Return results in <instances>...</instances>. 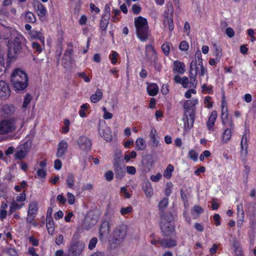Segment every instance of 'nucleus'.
Listing matches in <instances>:
<instances>
[{"label":"nucleus","instance_id":"nucleus-62","mask_svg":"<svg viewBox=\"0 0 256 256\" xmlns=\"http://www.w3.org/2000/svg\"><path fill=\"white\" fill-rule=\"evenodd\" d=\"M180 194L181 198L184 202V206L186 207L188 204V200L186 194L184 193L183 190H180Z\"/></svg>","mask_w":256,"mask_h":256},{"label":"nucleus","instance_id":"nucleus-15","mask_svg":"<svg viewBox=\"0 0 256 256\" xmlns=\"http://www.w3.org/2000/svg\"><path fill=\"white\" fill-rule=\"evenodd\" d=\"M32 6L38 16L41 20L42 18L44 17L47 14L46 8L38 0H34Z\"/></svg>","mask_w":256,"mask_h":256},{"label":"nucleus","instance_id":"nucleus-8","mask_svg":"<svg viewBox=\"0 0 256 256\" xmlns=\"http://www.w3.org/2000/svg\"><path fill=\"white\" fill-rule=\"evenodd\" d=\"M22 48V44L20 38L16 37L14 40L11 44H9L8 46V62L10 64L12 60L15 58V56L12 53L13 52L14 54L20 52Z\"/></svg>","mask_w":256,"mask_h":256},{"label":"nucleus","instance_id":"nucleus-31","mask_svg":"<svg viewBox=\"0 0 256 256\" xmlns=\"http://www.w3.org/2000/svg\"><path fill=\"white\" fill-rule=\"evenodd\" d=\"M102 97V92L99 88L96 90L94 94H92L90 98V101L92 103H96L100 101Z\"/></svg>","mask_w":256,"mask_h":256},{"label":"nucleus","instance_id":"nucleus-36","mask_svg":"<svg viewBox=\"0 0 256 256\" xmlns=\"http://www.w3.org/2000/svg\"><path fill=\"white\" fill-rule=\"evenodd\" d=\"M66 184L68 187L70 189H74V176L72 173L68 174L66 178Z\"/></svg>","mask_w":256,"mask_h":256},{"label":"nucleus","instance_id":"nucleus-63","mask_svg":"<svg viewBox=\"0 0 256 256\" xmlns=\"http://www.w3.org/2000/svg\"><path fill=\"white\" fill-rule=\"evenodd\" d=\"M66 195L68 204L70 205L73 204L75 202V198L74 194L70 192H68Z\"/></svg>","mask_w":256,"mask_h":256},{"label":"nucleus","instance_id":"nucleus-37","mask_svg":"<svg viewBox=\"0 0 256 256\" xmlns=\"http://www.w3.org/2000/svg\"><path fill=\"white\" fill-rule=\"evenodd\" d=\"M29 33L32 38L39 40L40 42L44 45L45 42L44 38L40 32L35 30H32Z\"/></svg>","mask_w":256,"mask_h":256},{"label":"nucleus","instance_id":"nucleus-22","mask_svg":"<svg viewBox=\"0 0 256 256\" xmlns=\"http://www.w3.org/2000/svg\"><path fill=\"white\" fill-rule=\"evenodd\" d=\"M158 86L156 83L148 84L146 88L147 92L150 96H156L158 92Z\"/></svg>","mask_w":256,"mask_h":256},{"label":"nucleus","instance_id":"nucleus-64","mask_svg":"<svg viewBox=\"0 0 256 256\" xmlns=\"http://www.w3.org/2000/svg\"><path fill=\"white\" fill-rule=\"evenodd\" d=\"M126 170L128 174L134 175L136 172V170L134 166H126Z\"/></svg>","mask_w":256,"mask_h":256},{"label":"nucleus","instance_id":"nucleus-48","mask_svg":"<svg viewBox=\"0 0 256 256\" xmlns=\"http://www.w3.org/2000/svg\"><path fill=\"white\" fill-rule=\"evenodd\" d=\"M64 126L62 128V133L66 134L70 130V121L68 118L64 119Z\"/></svg>","mask_w":256,"mask_h":256},{"label":"nucleus","instance_id":"nucleus-2","mask_svg":"<svg viewBox=\"0 0 256 256\" xmlns=\"http://www.w3.org/2000/svg\"><path fill=\"white\" fill-rule=\"evenodd\" d=\"M28 76L24 71L14 69L12 74L10 82L14 89L16 92L24 90L28 86Z\"/></svg>","mask_w":256,"mask_h":256},{"label":"nucleus","instance_id":"nucleus-27","mask_svg":"<svg viewBox=\"0 0 256 256\" xmlns=\"http://www.w3.org/2000/svg\"><path fill=\"white\" fill-rule=\"evenodd\" d=\"M142 190L147 197L150 198L154 194V190L150 182L148 181L143 184Z\"/></svg>","mask_w":256,"mask_h":256},{"label":"nucleus","instance_id":"nucleus-32","mask_svg":"<svg viewBox=\"0 0 256 256\" xmlns=\"http://www.w3.org/2000/svg\"><path fill=\"white\" fill-rule=\"evenodd\" d=\"M212 54L217 58H220L222 56V49L220 46L218 45L216 43L212 44Z\"/></svg>","mask_w":256,"mask_h":256},{"label":"nucleus","instance_id":"nucleus-12","mask_svg":"<svg viewBox=\"0 0 256 256\" xmlns=\"http://www.w3.org/2000/svg\"><path fill=\"white\" fill-rule=\"evenodd\" d=\"M84 248L85 244L82 240L72 242L68 248V252L71 256H80Z\"/></svg>","mask_w":256,"mask_h":256},{"label":"nucleus","instance_id":"nucleus-49","mask_svg":"<svg viewBox=\"0 0 256 256\" xmlns=\"http://www.w3.org/2000/svg\"><path fill=\"white\" fill-rule=\"evenodd\" d=\"M173 188V184L171 182H168L166 184L164 192L167 196H169L172 192Z\"/></svg>","mask_w":256,"mask_h":256},{"label":"nucleus","instance_id":"nucleus-24","mask_svg":"<svg viewBox=\"0 0 256 256\" xmlns=\"http://www.w3.org/2000/svg\"><path fill=\"white\" fill-rule=\"evenodd\" d=\"M2 112L3 114L6 116H10L12 115L15 111V107L12 104H4L2 107Z\"/></svg>","mask_w":256,"mask_h":256},{"label":"nucleus","instance_id":"nucleus-4","mask_svg":"<svg viewBox=\"0 0 256 256\" xmlns=\"http://www.w3.org/2000/svg\"><path fill=\"white\" fill-rule=\"evenodd\" d=\"M198 103L197 99L188 100L185 102V112L183 118L185 128L190 129L193 127L195 118L194 106Z\"/></svg>","mask_w":256,"mask_h":256},{"label":"nucleus","instance_id":"nucleus-46","mask_svg":"<svg viewBox=\"0 0 256 256\" xmlns=\"http://www.w3.org/2000/svg\"><path fill=\"white\" fill-rule=\"evenodd\" d=\"M146 60L150 64L152 62H154L155 60H157L158 58L157 52L147 54L146 55Z\"/></svg>","mask_w":256,"mask_h":256},{"label":"nucleus","instance_id":"nucleus-56","mask_svg":"<svg viewBox=\"0 0 256 256\" xmlns=\"http://www.w3.org/2000/svg\"><path fill=\"white\" fill-rule=\"evenodd\" d=\"M132 212V206H128L126 208L122 207L120 210V214L122 216H124Z\"/></svg>","mask_w":256,"mask_h":256},{"label":"nucleus","instance_id":"nucleus-9","mask_svg":"<svg viewBox=\"0 0 256 256\" xmlns=\"http://www.w3.org/2000/svg\"><path fill=\"white\" fill-rule=\"evenodd\" d=\"M222 122L224 126L233 128H234V122L228 116V109L226 106V102L224 98H222Z\"/></svg>","mask_w":256,"mask_h":256},{"label":"nucleus","instance_id":"nucleus-28","mask_svg":"<svg viewBox=\"0 0 256 256\" xmlns=\"http://www.w3.org/2000/svg\"><path fill=\"white\" fill-rule=\"evenodd\" d=\"M160 245L166 248H172L176 246L177 243L176 240L173 239H160Z\"/></svg>","mask_w":256,"mask_h":256},{"label":"nucleus","instance_id":"nucleus-20","mask_svg":"<svg viewBox=\"0 0 256 256\" xmlns=\"http://www.w3.org/2000/svg\"><path fill=\"white\" fill-rule=\"evenodd\" d=\"M248 138L246 134H244L242 136L240 146H241V156L244 158L247 156L248 154Z\"/></svg>","mask_w":256,"mask_h":256},{"label":"nucleus","instance_id":"nucleus-11","mask_svg":"<svg viewBox=\"0 0 256 256\" xmlns=\"http://www.w3.org/2000/svg\"><path fill=\"white\" fill-rule=\"evenodd\" d=\"M16 128L15 122L13 118L3 120L0 122V135L12 132Z\"/></svg>","mask_w":256,"mask_h":256},{"label":"nucleus","instance_id":"nucleus-3","mask_svg":"<svg viewBox=\"0 0 256 256\" xmlns=\"http://www.w3.org/2000/svg\"><path fill=\"white\" fill-rule=\"evenodd\" d=\"M134 24L138 38L141 42L146 41L150 34V30L146 18L142 16L134 18Z\"/></svg>","mask_w":256,"mask_h":256},{"label":"nucleus","instance_id":"nucleus-21","mask_svg":"<svg viewBox=\"0 0 256 256\" xmlns=\"http://www.w3.org/2000/svg\"><path fill=\"white\" fill-rule=\"evenodd\" d=\"M110 18L102 16L100 21L99 31L102 34H106L107 28L110 23Z\"/></svg>","mask_w":256,"mask_h":256},{"label":"nucleus","instance_id":"nucleus-14","mask_svg":"<svg viewBox=\"0 0 256 256\" xmlns=\"http://www.w3.org/2000/svg\"><path fill=\"white\" fill-rule=\"evenodd\" d=\"M77 144L80 150L88 152L91 150L92 142L87 136H81L77 140Z\"/></svg>","mask_w":256,"mask_h":256},{"label":"nucleus","instance_id":"nucleus-53","mask_svg":"<svg viewBox=\"0 0 256 256\" xmlns=\"http://www.w3.org/2000/svg\"><path fill=\"white\" fill-rule=\"evenodd\" d=\"M98 243V238L96 237H93L89 242L88 248L90 250H94Z\"/></svg>","mask_w":256,"mask_h":256},{"label":"nucleus","instance_id":"nucleus-13","mask_svg":"<svg viewBox=\"0 0 256 256\" xmlns=\"http://www.w3.org/2000/svg\"><path fill=\"white\" fill-rule=\"evenodd\" d=\"M38 210V202L36 201L31 202L28 206L26 222L31 223L36 218Z\"/></svg>","mask_w":256,"mask_h":256},{"label":"nucleus","instance_id":"nucleus-29","mask_svg":"<svg viewBox=\"0 0 256 256\" xmlns=\"http://www.w3.org/2000/svg\"><path fill=\"white\" fill-rule=\"evenodd\" d=\"M116 178L118 180H122L126 174L124 166H120L114 168Z\"/></svg>","mask_w":256,"mask_h":256},{"label":"nucleus","instance_id":"nucleus-34","mask_svg":"<svg viewBox=\"0 0 256 256\" xmlns=\"http://www.w3.org/2000/svg\"><path fill=\"white\" fill-rule=\"evenodd\" d=\"M232 128L229 127L224 129L222 134V140L224 142H228L232 136Z\"/></svg>","mask_w":256,"mask_h":256},{"label":"nucleus","instance_id":"nucleus-25","mask_svg":"<svg viewBox=\"0 0 256 256\" xmlns=\"http://www.w3.org/2000/svg\"><path fill=\"white\" fill-rule=\"evenodd\" d=\"M173 70L175 73L183 74L185 71V65L184 62L178 60H176L174 62Z\"/></svg>","mask_w":256,"mask_h":256},{"label":"nucleus","instance_id":"nucleus-38","mask_svg":"<svg viewBox=\"0 0 256 256\" xmlns=\"http://www.w3.org/2000/svg\"><path fill=\"white\" fill-rule=\"evenodd\" d=\"M32 47L34 50V53L40 54L41 53L44 48V44L42 43L40 44L37 42H33L32 44Z\"/></svg>","mask_w":256,"mask_h":256},{"label":"nucleus","instance_id":"nucleus-55","mask_svg":"<svg viewBox=\"0 0 256 256\" xmlns=\"http://www.w3.org/2000/svg\"><path fill=\"white\" fill-rule=\"evenodd\" d=\"M136 152L135 151L132 150L130 154H126L124 156V159L126 162H128L131 159L136 158Z\"/></svg>","mask_w":256,"mask_h":256},{"label":"nucleus","instance_id":"nucleus-10","mask_svg":"<svg viewBox=\"0 0 256 256\" xmlns=\"http://www.w3.org/2000/svg\"><path fill=\"white\" fill-rule=\"evenodd\" d=\"M30 148V143L26 142L18 146L15 152L14 158L15 160H22L25 158Z\"/></svg>","mask_w":256,"mask_h":256},{"label":"nucleus","instance_id":"nucleus-35","mask_svg":"<svg viewBox=\"0 0 256 256\" xmlns=\"http://www.w3.org/2000/svg\"><path fill=\"white\" fill-rule=\"evenodd\" d=\"M232 246L235 256H242V252L240 242L235 240L232 243Z\"/></svg>","mask_w":256,"mask_h":256},{"label":"nucleus","instance_id":"nucleus-26","mask_svg":"<svg viewBox=\"0 0 256 256\" xmlns=\"http://www.w3.org/2000/svg\"><path fill=\"white\" fill-rule=\"evenodd\" d=\"M46 218V228L48 233L50 234H54V222L52 216H48Z\"/></svg>","mask_w":256,"mask_h":256},{"label":"nucleus","instance_id":"nucleus-33","mask_svg":"<svg viewBox=\"0 0 256 256\" xmlns=\"http://www.w3.org/2000/svg\"><path fill=\"white\" fill-rule=\"evenodd\" d=\"M217 118V112L214 110L212 112L210 116H209V130L214 131V124Z\"/></svg>","mask_w":256,"mask_h":256},{"label":"nucleus","instance_id":"nucleus-45","mask_svg":"<svg viewBox=\"0 0 256 256\" xmlns=\"http://www.w3.org/2000/svg\"><path fill=\"white\" fill-rule=\"evenodd\" d=\"M170 46H172V44L168 42H165L162 44L161 48L165 56H168L169 55Z\"/></svg>","mask_w":256,"mask_h":256},{"label":"nucleus","instance_id":"nucleus-61","mask_svg":"<svg viewBox=\"0 0 256 256\" xmlns=\"http://www.w3.org/2000/svg\"><path fill=\"white\" fill-rule=\"evenodd\" d=\"M196 76H190V81L188 80L189 87H195L197 84Z\"/></svg>","mask_w":256,"mask_h":256},{"label":"nucleus","instance_id":"nucleus-6","mask_svg":"<svg viewBox=\"0 0 256 256\" xmlns=\"http://www.w3.org/2000/svg\"><path fill=\"white\" fill-rule=\"evenodd\" d=\"M127 233V227L124 225L117 226L113 232L112 242L110 241L111 248L114 249L124 240Z\"/></svg>","mask_w":256,"mask_h":256},{"label":"nucleus","instance_id":"nucleus-7","mask_svg":"<svg viewBox=\"0 0 256 256\" xmlns=\"http://www.w3.org/2000/svg\"><path fill=\"white\" fill-rule=\"evenodd\" d=\"M174 7L172 2H168L166 4V9L163 13L164 23L168 24V29L172 32L174 28L173 22Z\"/></svg>","mask_w":256,"mask_h":256},{"label":"nucleus","instance_id":"nucleus-39","mask_svg":"<svg viewBox=\"0 0 256 256\" xmlns=\"http://www.w3.org/2000/svg\"><path fill=\"white\" fill-rule=\"evenodd\" d=\"M146 148V142L142 138H137L136 141V148L137 150H144Z\"/></svg>","mask_w":256,"mask_h":256},{"label":"nucleus","instance_id":"nucleus-44","mask_svg":"<svg viewBox=\"0 0 256 256\" xmlns=\"http://www.w3.org/2000/svg\"><path fill=\"white\" fill-rule=\"evenodd\" d=\"M100 135L104 138L107 142H110L112 139V136L110 134V132L108 129L106 130H99Z\"/></svg>","mask_w":256,"mask_h":256},{"label":"nucleus","instance_id":"nucleus-57","mask_svg":"<svg viewBox=\"0 0 256 256\" xmlns=\"http://www.w3.org/2000/svg\"><path fill=\"white\" fill-rule=\"evenodd\" d=\"M102 16L106 17V18L110 17V7L108 4H106L104 8V12Z\"/></svg>","mask_w":256,"mask_h":256},{"label":"nucleus","instance_id":"nucleus-47","mask_svg":"<svg viewBox=\"0 0 256 256\" xmlns=\"http://www.w3.org/2000/svg\"><path fill=\"white\" fill-rule=\"evenodd\" d=\"M32 96L30 94H26L24 96L22 108H26L32 100Z\"/></svg>","mask_w":256,"mask_h":256},{"label":"nucleus","instance_id":"nucleus-1","mask_svg":"<svg viewBox=\"0 0 256 256\" xmlns=\"http://www.w3.org/2000/svg\"><path fill=\"white\" fill-rule=\"evenodd\" d=\"M168 204V198H164L158 203L160 222V226L164 236L169 237L175 234V226L172 224L174 220L172 214L164 211Z\"/></svg>","mask_w":256,"mask_h":256},{"label":"nucleus","instance_id":"nucleus-18","mask_svg":"<svg viewBox=\"0 0 256 256\" xmlns=\"http://www.w3.org/2000/svg\"><path fill=\"white\" fill-rule=\"evenodd\" d=\"M74 52V50L72 48L66 49L62 57V65L64 68H66V65H69L71 63L72 60V56Z\"/></svg>","mask_w":256,"mask_h":256},{"label":"nucleus","instance_id":"nucleus-17","mask_svg":"<svg viewBox=\"0 0 256 256\" xmlns=\"http://www.w3.org/2000/svg\"><path fill=\"white\" fill-rule=\"evenodd\" d=\"M10 94V91L7 84L4 80H0V97L6 99Z\"/></svg>","mask_w":256,"mask_h":256},{"label":"nucleus","instance_id":"nucleus-23","mask_svg":"<svg viewBox=\"0 0 256 256\" xmlns=\"http://www.w3.org/2000/svg\"><path fill=\"white\" fill-rule=\"evenodd\" d=\"M150 140L152 142V146L154 148H157L159 145V137L156 130L154 128H152L149 135Z\"/></svg>","mask_w":256,"mask_h":256},{"label":"nucleus","instance_id":"nucleus-59","mask_svg":"<svg viewBox=\"0 0 256 256\" xmlns=\"http://www.w3.org/2000/svg\"><path fill=\"white\" fill-rule=\"evenodd\" d=\"M122 158H114L112 165L113 168L122 166Z\"/></svg>","mask_w":256,"mask_h":256},{"label":"nucleus","instance_id":"nucleus-60","mask_svg":"<svg viewBox=\"0 0 256 256\" xmlns=\"http://www.w3.org/2000/svg\"><path fill=\"white\" fill-rule=\"evenodd\" d=\"M114 174L113 172L109 170L104 174V178L108 182H110L114 179Z\"/></svg>","mask_w":256,"mask_h":256},{"label":"nucleus","instance_id":"nucleus-58","mask_svg":"<svg viewBox=\"0 0 256 256\" xmlns=\"http://www.w3.org/2000/svg\"><path fill=\"white\" fill-rule=\"evenodd\" d=\"M179 48L182 51H187L189 48V44L186 40L182 41L179 45Z\"/></svg>","mask_w":256,"mask_h":256},{"label":"nucleus","instance_id":"nucleus-5","mask_svg":"<svg viewBox=\"0 0 256 256\" xmlns=\"http://www.w3.org/2000/svg\"><path fill=\"white\" fill-rule=\"evenodd\" d=\"M194 57V60H192L190 64V76H196L198 73L200 76H204L206 69L203 66L200 50H198L196 52Z\"/></svg>","mask_w":256,"mask_h":256},{"label":"nucleus","instance_id":"nucleus-52","mask_svg":"<svg viewBox=\"0 0 256 256\" xmlns=\"http://www.w3.org/2000/svg\"><path fill=\"white\" fill-rule=\"evenodd\" d=\"M150 64L152 66L154 70L156 72H160L162 68V65L161 62L158 60V58L155 60L154 62H152Z\"/></svg>","mask_w":256,"mask_h":256},{"label":"nucleus","instance_id":"nucleus-19","mask_svg":"<svg viewBox=\"0 0 256 256\" xmlns=\"http://www.w3.org/2000/svg\"><path fill=\"white\" fill-rule=\"evenodd\" d=\"M110 225L108 222H103L100 226L99 230V238L100 240H102L103 238L106 236L110 234Z\"/></svg>","mask_w":256,"mask_h":256},{"label":"nucleus","instance_id":"nucleus-50","mask_svg":"<svg viewBox=\"0 0 256 256\" xmlns=\"http://www.w3.org/2000/svg\"><path fill=\"white\" fill-rule=\"evenodd\" d=\"M198 153L196 152L194 150H191L188 152V158L192 160L194 162H197L198 160Z\"/></svg>","mask_w":256,"mask_h":256},{"label":"nucleus","instance_id":"nucleus-40","mask_svg":"<svg viewBox=\"0 0 256 256\" xmlns=\"http://www.w3.org/2000/svg\"><path fill=\"white\" fill-rule=\"evenodd\" d=\"M174 170V166L172 164H168L164 172L163 176L166 179H170L172 176V172Z\"/></svg>","mask_w":256,"mask_h":256},{"label":"nucleus","instance_id":"nucleus-41","mask_svg":"<svg viewBox=\"0 0 256 256\" xmlns=\"http://www.w3.org/2000/svg\"><path fill=\"white\" fill-rule=\"evenodd\" d=\"M24 206V203L19 204L18 202H12L10 206L8 214H12L16 210H20Z\"/></svg>","mask_w":256,"mask_h":256},{"label":"nucleus","instance_id":"nucleus-43","mask_svg":"<svg viewBox=\"0 0 256 256\" xmlns=\"http://www.w3.org/2000/svg\"><path fill=\"white\" fill-rule=\"evenodd\" d=\"M90 108V104H84L80 106V110L78 111L80 116L82 118L86 117V112Z\"/></svg>","mask_w":256,"mask_h":256},{"label":"nucleus","instance_id":"nucleus-51","mask_svg":"<svg viewBox=\"0 0 256 256\" xmlns=\"http://www.w3.org/2000/svg\"><path fill=\"white\" fill-rule=\"evenodd\" d=\"M118 54L116 51H112L109 56V58L110 60L111 63L115 64L118 62Z\"/></svg>","mask_w":256,"mask_h":256},{"label":"nucleus","instance_id":"nucleus-30","mask_svg":"<svg viewBox=\"0 0 256 256\" xmlns=\"http://www.w3.org/2000/svg\"><path fill=\"white\" fill-rule=\"evenodd\" d=\"M204 212L203 208L198 206L195 205L191 210L190 214L194 219L197 218L199 217L200 215Z\"/></svg>","mask_w":256,"mask_h":256},{"label":"nucleus","instance_id":"nucleus-42","mask_svg":"<svg viewBox=\"0 0 256 256\" xmlns=\"http://www.w3.org/2000/svg\"><path fill=\"white\" fill-rule=\"evenodd\" d=\"M24 20L26 22L34 23L36 22V18L33 12L28 11L26 12Z\"/></svg>","mask_w":256,"mask_h":256},{"label":"nucleus","instance_id":"nucleus-54","mask_svg":"<svg viewBox=\"0 0 256 256\" xmlns=\"http://www.w3.org/2000/svg\"><path fill=\"white\" fill-rule=\"evenodd\" d=\"M120 194L123 195L125 198H130L132 195L128 192L127 188L126 186H122L120 188Z\"/></svg>","mask_w":256,"mask_h":256},{"label":"nucleus","instance_id":"nucleus-16","mask_svg":"<svg viewBox=\"0 0 256 256\" xmlns=\"http://www.w3.org/2000/svg\"><path fill=\"white\" fill-rule=\"evenodd\" d=\"M68 148V144L64 140L60 142L58 146L56 156L58 158H64L65 154L66 153Z\"/></svg>","mask_w":256,"mask_h":256}]
</instances>
